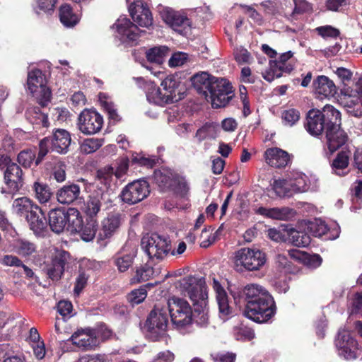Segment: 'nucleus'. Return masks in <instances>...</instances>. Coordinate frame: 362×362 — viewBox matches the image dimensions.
<instances>
[{
    "mask_svg": "<svg viewBox=\"0 0 362 362\" xmlns=\"http://www.w3.org/2000/svg\"><path fill=\"white\" fill-rule=\"evenodd\" d=\"M176 288L192 302L194 308L192 316L195 322L201 327L206 326L209 323L208 293L202 280L194 276H187L177 282Z\"/></svg>",
    "mask_w": 362,
    "mask_h": 362,
    "instance_id": "obj_1",
    "label": "nucleus"
},
{
    "mask_svg": "<svg viewBox=\"0 0 362 362\" xmlns=\"http://www.w3.org/2000/svg\"><path fill=\"white\" fill-rule=\"evenodd\" d=\"M168 314L163 302L157 303L146 320L144 328L146 336L152 341H158L167 331Z\"/></svg>",
    "mask_w": 362,
    "mask_h": 362,
    "instance_id": "obj_2",
    "label": "nucleus"
},
{
    "mask_svg": "<svg viewBox=\"0 0 362 362\" xmlns=\"http://www.w3.org/2000/svg\"><path fill=\"white\" fill-rule=\"evenodd\" d=\"M71 141L69 132L63 129H56L52 137H46L40 142L38 156L35 160L36 165L42 161L49 150L61 154L66 153Z\"/></svg>",
    "mask_w": 362,
    "mask_h": 362,
    "instance_id": "obj_3",
    "label": "nucleus"
},
{
    "mask_svg": "<svg viewBox=\"0 0 362 362\" xmlns=\"http://www.w3.org/2000/svg\"><path fill=\"white\" fill-rule=\"evenodd\" d=\"M172 322L180 329L192 322V310L188 302L179 297L173 296L163 302Z\"/></svg>",
    "mask_w": 362,
    "mask_h": 362,
    "instance_id": "obj_4",
    "label": "nucleus"
},
{
    "mask_svg": "<svg viewBox=\"0 0 362 362\" xmlns=\"http://www.w3.org/2000/svg\"><path fill=\"white\" fill-rule=\"evenodd\" d=\"M265 262V254L257 248L243 247L234 254V264L237 270L258 271Z\"/></svg>",
    "mask_w": 362,
    "mask_h": 362,
    "instance_id": "obj_5",
    "label": "nucleus"
},
{
    "mask_svg": "<svg viewBox=\"0 0 362 362\" xmlns=\"http://www.w3.org/2000/svg\"><path fill=\"white\" fill-rule=\"evenodd\" d=\"M141 247L150 259L156 260H163L171 250L168 238L158 233L145 235Z\"/></svg>",
    "mask_w": 362,
    "mask_h": 362,
    "instance_id": "obj_6",
    "label": "nucleus"
},
{
    "mask_svg": "<svg viewBox=\"0 0 362 362\" xmlns=\"http://www.w3.org/2000/svg\"><path fill=\"white\" fill-rule=\"evenodd\" d=\"M47 83L46 76L41 70L36 69L28 72V90L42 106H45L52 97L51 90Z\"/></svg>",
    "mask_w": 362,
    "mask_h": 362,
    "instance_id": "obj_7",
    "label": "nucleus"
},
{
    "mask_svg": "<svg viewBox=\"0 0 362 362\" xmlns=\"http://www.w3.org/2000/svg\"><path fill=\"white\" fill-rule=\"evenodd\" d=\"M79 214V211L74 208H70L68 210L62 208L52 209L48 214V221L51 230L56 233H60L67 224L77 226L81 223Z\"/></svg>",
    "mask_w": 362,
    "mask_h": 362,
    "instance_id": "obj_8",
    "label": "nucleus"
},
{
    "mask_svg": "<svg viewBox=\"0 0 362 362\" xmlns=\"http://www.w3.org/2000/svg\"><path fill=\"white\" fill-rule=\"evenodd\" d=\"M275 313L274 301L272 297L262 298L259 301H251L245 305L244 315L258 323L267 322Z\"/></svg>",
    "mask_w": 362,
    "mask_h": 362,
    "instance_id": "obj_9",
    "label": "nucleus"
},
{
    "mask_svg": "<svg viewBox=\"0 0 362 362\" xmlns=\"http://www.w3.org/2000/svg\"><path fill=\"white\" fill-rule=\"evenodd\" d=\"M233 97V87L226 78H217L208 94L211 105L215 108L225 107Z\"/></svg>",
    "mask_w": 362,
    "mask_h": 362,
    "instance_id": "obj_10",
    "label": "nucleus"
},
{
    "mask_svg": "<svg viewBox=\"0 0 362 362\" xmlns=\"http://www.w3.org/2000/svg\"><path fill=\"white\" fill-rule=\"evenodd\" d=\"M335 345L339 356L346 360L356 359L359 354L358 342L347 330L343 329L338 332Z\"/></svg>",
    "mask_w": 362,
    "mask_h": 362,
    "instance_id": "obj_11",
    "label": "nucleus"
},
{
    "mask_svg": "<svg viewBox=\"0 0 362 362\" xmlns=\"http://www.w3.org/2000/svg\"><path fill=\"white\" fill-rule=\"evenodd\" d=\"M149 193L148 183L144 180H137L122 189L120 197L123 202L132 205L141 202Z\"/></svg>",
    "mask_w": 362,
    "mask_h": 362,
    "instance_id": "obj_12",
    "label": "nucleus"
},
{
    "mask_svg": "<svg viewBox=\"0 0 362 362\" xmlns=\"http://www.w3.org/2000/svg\"><path fill=\"white\" fill-rule=\"evenodd\" d=\"M103 124V117L93 110H84L78 117V128L84 134H93L98 132Z\"/></svg>",
    "mask_w": 362,
    "mask_h": 362,
    "instance_id": "obj_13",
    "label": "nucleus"
},
{
    "mask_svg": "<svg viewBox=\"0 0 362 362\" xmlns=\"http://www.w3.org/2000/svg\"><path fill=\"white\" fill-rule=\"evenodd\" d=\"M159 13L163 20L175 32L181 35L187 33L190 21L185 16L168 7H160Z\"/></svg>",
    "mask_w": 362,
    "mask_h": 362,
    "instance_id": "obj_14",
    "label": "nucleus"
},
{
    "mask_svg": "<svg viewBox=\"0 0 362 362\" xmlns=\"http://www.w3.org/2000/svg\"><path fill=\"white\" fill-rule=\"evenodd\" d=\"M70 341L83 351L93 350L100 344L98 332L91 328L78 329L71 335Z\"/></svg>",
    "mask_w": 362,
    "mask_h": 362,
    "instance_id": "obj_15",
    "label": "nucleus"
},
{
    "mask_svg": "<svg viewBox=\"0 0 362 362\" xmlns=\"http://www.w3.org/2000/svg\"><path fill=\"white\" fill-rule=\"evenodd\" d=\"M348 141L346 133L340 126H328L325 130V151L327 156L332 154Z\"/></svg>",
    "mask_w": 362,
    "mask_h": 362,
    "instance_id": "obj_16",
    "label": "nucleus"
},
{
    "mask_svg": "<svg viewBox=\"0 0 362 362\" xmlns=\"http://www.w3.org/2000/svg\"><path fill=\"white\" fill-rule=\"evenodd\" d=\"M129 11L136 25L148 29L153 27V16L146 4L135 1L129 6Z\"/></svg>",
    "mask_w": 362,
    "mask_h": 362,
    "instance_id": "obj_17",
    "label": "nucleus"
},
{
    "mask_svg": "<svg viewBox=\"0 0 362 362\" xmlns=\"http://www.w3.org/2000/svg\"><path fill=\"white\" fill-rule=\"evenodd\" d=\"M293 52L291 51L283 53L279 60H270L269 69L262 74L263 78L269 81H272L276 78L281 76L283 72L289 73L293 70V66L287 63L288 60L293 57Z\"/></svg>",
    "mask_w": 362,
    "mask_h": 362,
    "instance_id": "obj_18",
    "label": "nucleus"
},
{
    "mask_svg": "<svg viewBox=\"0 0 362 362\" xmlns=\"http://www.w3.org/2000/svg\"><path fill=\"white\" fill-rule=\"evenodd\" d=\"M113 28L116 29L121 40L124 41H136L139 36V33H141L136 24L124 16H120L117 19L113 25Z\"/></svg>",
    "mask_w": 362,
    "mask_h": 362,
    "instance_id": "obj_19",
    "label": "nucleus"
},
{
    "mask_svg": "<svg viewBox=\"0 0 362 362\" xmlns=\"http://www.w3.org/2000/svg\"><path fill=\"white\" fill-rule=\"evenodd\" d=\"M69 257V254L66 251L59 252L52 259L50 264L45 268L47 276L52 281H58L61 279L64 266Z\"/></svg>",
    "mask_w": 362,
    "mask_h": 362,
    "instance_id": "obj_20",
    "label": "nucleus"
},
{
    "mask_svg": "<svg viewBox=\"0 0 362 362\" xmlns=\"http://www.w3.org/2000/svg\"><path fill=\"white\" fill-rule=\"evenodd\" d=\"M4 181L11 192H16L23 185V170L16 163H11L4 172Z\"/></svg>",
    "mask_w": 362,
    "mask_h": 362,
    "instance_id": "obj_21",
    "label": "nucleus"
},
{
    "mask_svg": "<svg viewBox=\"0 0 362 362\" xmlns=\"http://www.w3.org/2000/svg\"><path fill=\"white\" fill-rule=\"evenodd\" d=\"M313 87L315 93L320 99L333 97L337 92L334 83L324 75L318 76L313 81Z\"/></svg>",
    "mask_w": 362,
    "mask_h": 362,
    "instance_id": "obj_22",
    "label": "nucleus"
},
{
    "mask_svg": "<svg viewBox=\"0 0 362 362\" xmlns=\"http://www.w3.org/2000/svg\"><path fill=\"white\" fill-rule=\"evenodd\" d=\"M122 222V215L119 213L110 214L102 221V228L99 233L100 239L110 238L119 228Z\"/></svg>",
    "mask_w": 362,
    "mask_h": 362,
    "instance_id": "obj_23",
    "label": "nucleus"
},
{
    "mask_svg": "<svg viewBox=\"0 0 362 362\" xmlns=\"http://www.w3.org/2000/svg\"><path fill=\"white\" fill-rule=\"evenodd\" d=\"M306 120L305 129L312 136L320 135L325 127L326 128V124L320 110H310L308 113Z\"/></svg>",
    "mask_w": 362,
    "mask_h": 362,
    "instance_id": "obj_24",
    "label": "nucleus"
},
{
    "mask_svg": "<svg viewBox=\"0 0 362 362\" xmlns=\"http://www.w3.org/2000/svg\"><path fill=\"white\" fill-rule=\"evenodd\" d=\"M257 213L263 216L280 221H289L296 215V211L288 207L266 208L262 206L257 209Z\"/></svg>",
    "mask_w": 362,
    "mask_h": 362,
    "instance_id": "obj_25",
    "label": "nucleus"
},
{
    "mask_svg": "<svg viewBox=\"0 0 362 362\" xmlns=\"http://www.w3.org/2000/svg\"><path fill=\"white\" fill-rule=\"evenodd\" d=\"M81 187L76 184L66 185L56 192V198L62 204H71L80 198Z\"/></svg>",
    "mask_w": 362,
    "mask_h": 362,
    "instance_id": "obj_26",
    "label": "nucleus"
},
{
    "mask_svg": "<svg viewBox=\"0 0 362 362\" xmlns=\"http://www.w3.org/2000/svg\"><path fill=\"white\" fill-rule=\"evenodd\" d=\"M213 288L216 292L220 317L225 320L232 314V308L229 305L227 293L220 283L216 279H214Z\"/></svg>",
    "mask_w": 362,
    "mask_h": 362,
    "instance_id": "obj_27",
    "label": "nucleus"
},
{
    "mask_svg": "<svg viewBox=\"0 0 362 362\" xmlns=\"http://www.w3.org/2000/svg\"><path fill=\"white\" fill-rule=\"evenodd\" d=\"M265 160L267 164L274 168H284L289 162L288 153L279 148H271L264 153Z\"/></svg>",
    "mask_w": 362,
    "mask_h": 362,
    "instance_id": "obj_28",
    "label": "nucleus"
},
{
    "mask_svg": "<svg viewBox=\"0 0 362 362\" xmlns=\"http://www.w3.org/2000/svg\"><path fill=\"white\" fill-rule=\"evenodd\" d=\"M216 77L209 75L207 72H201L194 74L191 80L194 88L208 100V94L212 86V83L216 82Z\"/></svg>",
    "mask_w": 362,
    "mask_h": 362,
    "instance_id": "obj_29",
    "label": "nucleus"
},
{
    "mask_svg": "<svg viewBox=\"0 0 362 362\" xmlns=\"http://www.w3.org/2000/svg\"><path fill=\"white\" fill-rule=\"evenodd\" d=\"M25 219L29 223L30 228L37 235H40L43 233L47 226L45 214L40 206L37 209H35L30 214H29Z\"/></svg>",
    "mask_w": 362,
    "mask_h": 362,
    "instance_id": "obj_30",
    "label": "nucleus"
},
{
    "mask_svg": "<svg viewBox=\"0 0 362 362\" xmlns=\"http://www.w3.org/2000/svg\"><path fill=\"white\" fill-rule=\"evenodd\" d=\"M146 98L151 103L163 106L165 104L172 103L171 95L162 93L154 83H149L146 88Z\"/></svg>",
    "mask_w": 362,
    "mask_h": 362,
    "instance_id": "obj_31",
    "label": "nucleus"
},
{
    "mask_svg": "<svg viewBox=\"0 0 362 362\" xmlns=\"http://www.w3.org/2000/svg\"><path fill=\"white\" fill-rule=\"evenodd\" d=\"M243 295L245 305H249L251 301L257 302L263 298H269L272 297L265 288L255 284L247 285L243 289Z\"/></svg>",
    "mask_w": 362,
    "mask_h": 362,
    "instance_id": "obj_32",
    "label": "nucleus"
},
{
    "mask_svg": "<svg viewBox=\"0 0 362 362\" xmlns=\"http://www.w3.org/2000/svg\"><path fill=\"white\" fill-rule=\"evenodd\" d=\"M38 206L32 199L26 197L16 199L12 204L13 212L24 218H26L35 209H37Z\"/></svg>",
    "mask_w": 362,
    "mask_h": 362,
    "instance_id": "obj_33",
    "label": "nucleus"
},
{
    "mask_svg": "<svg viewBox=\"0 0 362 362\" xmlns=\"http://www.w3.org/2000/svg\"><path fill=\"white\" fill-rule=\"evenodd\" d=\"M288 255L291 259L302 262L303 264L313 268L319 267L322 262L320 255H310L297 249L288 250Z\"/></svg>",
    "mask_w": 362,
    "mask_h": 362,
    "instance_id": "obj_34",
    "label": "nucleus"
},
{
    "mask_svg": "<svg viewBox=\"0 0 362 362\" xmlns=\"http://www.w3.org/2000/svg\"><path fill=\"white\" fill-rule=\"evenodd\" d=\"M104 194L97 193L88 197L87 201L84 203L83 211L90 218L96 216L101 209V201Z\"/></svg>",
    "mask_w": 362,
    "mask_h": 362,
    "instance_id": "obj_35",
    "label": "nucleus"
},
{
    "mask_svg": "<svg viewBox=\"0 0 362 362\" xmlns=\"http://www.w3.org/2000/svg\"><path fill=\"white\" fill-rule=\"evenodd\" d=\"M350 151H341L333 160L332 163V170L334 173L339 176L345 175L349 163Z\"/></svg>",
    "mask_w": 362,
    "mask_h": 362,
    "instance_id": "obj_36",
    "label": "nucleus"
},
{
    "mask_svg": "<svg viewBox=\"0 0 362 362\" xmlns=\"http://www.w3.org/2000/svg\"><path fill=\"white\" fill-rule=\"evenodd\" d=\"M294 194L307 192L310 188V180L307 175L296 172L288 177Z\"/></svg>",
    "mask_w": 362,
    "mask_h": 362,
    "instance_id": "obj_37",
    "label": "nucleus"
},
{
    "mask_svg": "<svg viewBox=\"0 0 362 362\" xmlns=\"http://www.w3.org/2000/svg\"><path fill=\"white\" fill-rule=\"evenodd\" d=\"M271 187L276 195L279 197H291L295 194L288 177L274 180Z\"/></svg>",
    "mask_w": 362,
    "mask_h": 362,
    "instance_id": "obj_38",
    "label": "nucleus"
},
{
    "mask_svg": "<svg viewBox=\"0 0 362 362\" xmlns=\"http://www.w3.org/2000/svg\"><path fill=\"white\" fill-rule=\"evenodd\" d=\"M25 116L33 124L42 127H47L49 126V123L47 115L41 112L38 107H28L26 110Z\"/></svg>",
    "mask_w": 362,
    "mask_h": 362,
    "instance_id": "obj_39",
    "label": "nucleus"
},
{
    "mask_svg": "<svg viewBox=\"0 0 362 362\" xmlns=\"http://www.w3.org/2000/svg\"><path fill=\"white\" fill-rule=\"evenodd\" d=\"M321 114L326 124V128L328 126H340L341 114L332 105H326L323 107Z\"/></svg>",
    "mask_w": 362,
    "mask_h": 362,
    "instance_id": "obj_40",
    "label": "nucleus"
},
{
    "mask_svg": "<svg viewBox=\"0 0 362 362\" xmlns=\"http://www.w3.org/2000/svg\"><path fill=\"white\" fill-rule=\"evenodd\" d=\"M287 241L296 247H306L310 243V238L308 234L296 230L289 226Z\"/></svg>",
    "mask_w": 362,
    "mask_h": 362,
    "instance_id": "obj_41",
    "label": "nucleus"
},
{
    "mask_svg": "<svg viewBox=\"0 0 362 362\" xmlns=\"http://www.w3.org/2000/svg\"><path fill=\"white\" fill-rule=\"evenodd\" d=\"M219 133L218 125L214 123H206L196 132V138L199 141L206 139H215Z\"/></svg>",
    "mask_w": 362,
    "mask_h": 362,
    "instance_id": "obj_42",
    "label": "nucleus"
},
{
    "mask_svg": "<svg viewBox=\"0 0 362 362\" xmlns=\"http://www.w3.org/2000/svg\"><path fill=\"white\" fill-rule=\"evenodd\" d=\"M13 250L20 256L28 257L36 252V246L25 239H18L13 245Z\"/></svg>",
    "mask_w": 362,
    "mask_h": 362,
    "instance_id": "obj_43",
    "label": "nucleus"
},
{
    "mask_svg": "<svg viewBox=\"0 0 362 362\" xmlns=\"http://www.w3.org/2000/svg\"><path fill=\"white\" fill-rule=\"evenodd\" d=\"M33 189L35 192V197L40 204H47L50 201L52 192L47 184L36 181L33 184Z\"/></svg>",
    "mask_w": 362,
    "mask_h": 362,
    "instance_id": "obj_44",
    "label": "nucleus"
},
{
    "mask_svg": "<svg viewBox=\"0 0 362 362\" xmlns=\"http://www.w3.org/2000/svg\"><path fill=\"white\" fill-rule=\"evenodd\" d=\"M59 19L61 23L68 28L74 26L79 21L78 16L73 13L72 8L68 4H64L60 7Z\"/></svg>",
    "mask_w": 362,
    "mask_h": 362,
    "instance_id": "obj_45",
    "label": "nucleus"
},
{
    "mask_svg": "<svg viewBox=\"0 0 362 362\" xmlns=\"http://www.w3.org/2000/svg\"><path fill=\"white\" fill-rule=\"evenodd\" d=\"M99 102L104 110L107 112L109 118L113 122L120 120L119 116L115 108V105L108 95L100 93L98 95Z\"/></svg>",
    "mask_w": 362,
    "mask_h": 362,
    "instance_id": "obj_46",
    "label": "nucleus"
},
{
    "mask_svg": "<svg viewBox=\"0 0 362 362\" xmlns=\"http://www.w3.org/2000/svg\"><path fill=\"white\" fill-rule=\"evenodd\" d=\"M134 258V252L127 253L120 252L114 258L115 264L120 272H124L132 266Z\"/></svg>",
    "mask_w": 362,
    "mask_h": 362,
    "instance_id": "obj_47",
    "label": "nucleus"
},
{
    "mask_svg": "<svg viewBox=\"0 0 362 362\" xmlns=\"http://www.w3.org/2000/svg\"><path fill=\"white\" fill-rule=\"evenodd\" d=\"M168 52L169 49L166 46L154 47L146 51V57L148 61L161 64Z\"/></svg>",
    "mask_w": 362,
    "mask_h": 362,
    "instance_id": "obj_48",
    "label": "nucleus"
},
{
    "mask_svg": "<svg viewBox=\"0 0 362 362\" xmlns=\"http://www.w3.org/2000/svg\"><path fill=\"white\" fill-rule=\"evenodd\" d=\"M342 103L350 115L356 117L362 115V111L358 108L360 105H361L360 102V97L358 95H345L342 99Z\"/></svg>",
    "mask_w": 362,
    "mask_h": 362,
    "instance_id": "obj_49",
    "label": "nucleus"
},
{
    "mask_svg": "<svg viewBox=\"0 0 362 362\" xmlns=\"http://www.w3.org/2000/svg\"><path fill=\"white\" fill-rule=\"evenodd\" d=\"M288 228V225H281L278 228H269L267 230V237L277 243L287 242Z\"/></svg>",
    "mask_w": 362,
    "mask_h": 362,
    "instance_id": "obj_50",
    "label": "nucleus"
},
{
    "mask_svg": "<svg viewBox=\"0 0 362 362\" xmlns=\"http://www.w3.org/2000/svg\"><path fill=\"white\" fill-rule=\"evenodd\" d=\"M154 272L153 268L145 265L138 268L136 270L134 276L131 279V284H139L146 281L153 277Z\"/></svg>",
    "mask_w": 362,
    "mask_h": 362,
    "instance_id": "obj_51",
    "label": "nucleus"
},
{
    "mask_svg": "<svg viewBox=\"0 0 362 362\" xmlns=\"http://www.w3.org/2000/svg\"><path fill=\"white\" fill-rule=\"evenodd\" d=\"M104 140L98 138L85 139L81 144V152L89 154L96 151L103 144Z\"/></svg>",
    "mask_w": 362,
    "mask_h": 362,
    "instance_id": "obj_52",
    "label": "nucleus"
},
{
    "mask_svg": "<svg viewBox=\"0 0 362 362\" xmlns=\"http://www.w3.org/2000/svg\"><path fill=\"white\" fill-rule=\"evenodd\" d=\"M307 230L313 236L320 237L325 235L328 229L325 221L321 219H315L314 221L308 223Z\"/></svg>",
    "mask_w": 362,
    "mask_h": 362,
    "instance_id": "obj_53",
    "label": "nucleus"
},
{
    "mask_svg": "<svg viewBox=\"0 0 362 362\" xmlns=\"http://www.w3.org/2000/svg\"><path fill=\"white\" fill-rule=\"evenodd\" d=\"M97 226V223L94 220L87 223L80 230L81 239L86 242L91 241L95 236Z\"/></svg>",
    "mask_w": 362,
    "mask_h": 362,
    "instance_id": "obj_54",
    "label": "nucleus"
},
{
    "mask_svg": "<svg viewBox=\"0 0 362 362\" xmlns=\"http://www.w3.org/2000/svg\"><path fill=\"white\" fill-rule=\"evenodd\" d=\"M57 2V0H35L34 10L37 14L40 12L50 13L54 11Z\"/></svg>",
    "mask_w": 362,
    "mask_h": 362,
    "instance_id": "obj_55",
    "label": "nucleus"
},
{
    "mask_svg": "<svg viewBox=\"0 0 362 362\" xmlns=\"http://www.w3.org/2000/svg\"><path fill=\"white\" fill-rule=\"evenodd\" d=\"M178 83L175 78L172 76L165 77L161 82V86L163 87L165 93L166 95H171L172 102L175 98V90L177 88Z\"/></svg>",
    "mask_w": 362,
    "mask_h": 362,
    "instance_id": "obj_56",
    "label": "nucleus"
},
{
    "mask_svg": "<svg viewBox=\"0 0 362 362\" xmlns=\"http://www.w3.org/2000/svg\"><path fill=\"white\" fill-rule=\"evenodd\" d=\"M147 296L146 286H141L137 289L133 290L128 295V300L132 305H137L142 303Z\"/></svg>",
    "mask_w": 362,
    "mask_h": 362,
    "instance_id": "obj_57",
    "label": "nucleus"
},
{
    "mask_svg": "<svg viewBox=\"0 0 362 362\" xmlns=\"http://www.w3.org/2000/svg\"><path fill=\"white\" fill-rule=\"evenodd\" d=\"M281 118L284 125L291 127L299 120L300 112L295 109H288L282 112Z\"/></svg>",
    "mask_w": 362,
    "mask_h": 362,
    "instance_id": "obj_58",
    "label": "nucleus"
},
{
    "mask_svg": "<svg viewBox=\"0 0 362 362\" xmlns=\"http://www.w3.org/2000/svg\"><path fill=\"white\" fill-rule=\"evenodd\" d=\"M154 180L163 189L171 187L173 179L167 172L156 170L154 173Z\"/></svg>",
    "mask_w": 362,
    "mask_h": 362,
    "instance_id": "obj_59",
    "label": "nucleus"
},
{
    "mask_svg": "<svg viewBox=\"0 0 362 362\" xmlns=\"http://www.w3.org/2000/svg\"><path fill=\"white\" fill-rule=\"evenodd\" d=\"M234 57L236 62L240 64H250L252 60L250 53L244 47H237L234 50Z\"/></svg>",
    "mask_w": 362,
    "mask_h": 362,
    "instance_id": "obj_60",
    "label": "nucleus"
},
{
    "mask_svg": "<svg viewBox=\"0 0 362 362\" xmlns=\"http://www.w3.org/2000/svg\"><path fill=\"white\" fill-rule=\"evenodd\" d=\"M97 176L101 182L105 185H110L115 177L114 168L111 166H107L100 169L97 172Z\"/></svg>",
    "mask_w": 362,
    "mask_h": 362,
    "instance_id": "obj_61",
    "label": "nucleus"
},
{
    "mask_svg": "<svg viewBox=\"0 0 362 362\" xmlns=\"http://www.w3.org/2000/svg\"><path fill=\"white\" fill-rule=\"evenodd\" d=\"M216 237V233H214L212 230L203 229L200 235V246L204 248L208 247L215 242Z\"/></svg>",
    "mask_w": 362,
    "mask_h": 362,
    "instance_id": "obj_62",
    "label": "nucleus"
},
{
    "mask_svg": "<svg viewBox=\"0 0 362 362\" xmlns=\"http://www.w3.org/2000/svg\"><path fill=\"white\" fill-rule=\"evenodd\" d=\"M35 157V153L32 151H23L18 156V162L23 167L28 168L30 167Z\"/></svg>",
    "mask_w": 362,
    "mask_h": 362,
    "instance_id": "obj_63",
    "label": "nucleus"
},
{
    "mask_svg": "<svg viewBox=\"0 0 362 362\" xmlns=\"http://www.w3.org/2000/svg\"><path fill=\"white\" fill-rule=\"evenodd\" d=\"M316 30L323 38H337L340 34L338 29L331 25L318 27L316 28Z\"/></svg>",
    "mask_w": 362,
    "mask_h": 362,
    "instance_id": "obj_64",
    "label": "nucleus"
}]
</instances>
